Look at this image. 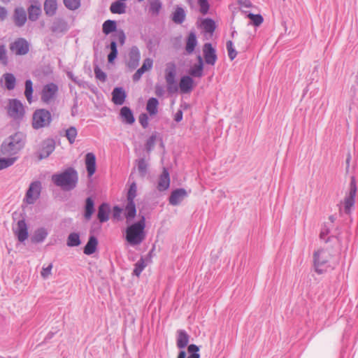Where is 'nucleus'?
I'll return each mask as SVG.
<instances>
[{"label": "nucleus", "mask_w": 358, "mask_h": 358, "mask_svg": "<svg viewBox=\"0 0 358 358\" xmlns=\"http://www.w3.org/2000/svg\"><path fill=\"white\" fill-rule=\"evenodd\" d=\"M25 143L24 135L17 132L8 138L2 143L0 152L6 157H17L16 155L23 148Z\"/></svg>", "instance_id": "nucleus-1"}, {"label": "nucleus", "mask_w": 358, "mask_h": 358, "mask_svg": "<svg viewBox=\"0 0 358 358\" xmlns=\"http://www.w3.org/2000/svg\"><path fill=\"white\" fill-rule=\"evenodd\" d=\"M145 219L143 215L141 219L129 226L126 230V240L131 245H140L145 238Z\"/></svg>", "instance_id": "nucleus-2"}, {"label": "nucleus", "mask_w": 358, "mask_h": 358, "mask_svg": "<svg viewBox=\"0 0 358 358\" xmlns=\"http://www.w3.org/2000/svg\"><path fill=\"white\" fill-rule=\"evenodd\" d=\"M53 182L64 190L73 189L78 182V174L73 168H69L59 174H55L52 177Z\"/></svg>", "instance_id": "nucleus-3"}, {"label": "nucleus", "mask_w": 358, "mask_h": 358, "mask_svg": "<svg viewBox=\"0 0 358 358\" xmlns=\"http://www.w3.org/2000/svg\"><path fill=\"white\" fill-rule=\"evenodd\" d=\"M331 257L330 252L323 248L318 249L313 253V266L315 271L322 274L329 267V260Z\"/></svg>", "instance_id": "nucleus-4"}, {"label": "nucleus", "mask_w": 358, "mask_h": 358, "mask_svg": "<svg viewBox=\"0 0 358 358\" xmlns=\"http://www.w3.org/2000/svg\"><path fill=\"white\" fill-rule=\"evenodd\" d=\"M52 120L50 113L45 109H38L32 117V127L35 129H38L48 127Z\"/></svg>", "instance_id": "nucleus-5"}, {"label": "nucleus", "mask_w": 358, "mask_h": 358, "mask_svg": "<svg viewBox=\"0 0 358 358\" xmlns=\"http://www.w3.org/2000/svg\"><path fill=\"white\" fill-rule=\"evenodd\" d=\"M356 193V180L354 176H352L349 186V192L346 194L343 201V210L346 214L350 213L351 209L355 205Z\"/></svg>", "instance_id": "nucleus-6"}, {"label": "nucleus", "mask_w": 358, "mask_h": 358, "mask_svg": "<svg viewBox=\"0 0 358 358\" xmlns=\"http://www.w3.org/2000/svg\"><path fill=\"white\" fill-rule=\"evenodd\" d=\"M8 114L15 120L22 118L24 108L20 101L16 99H9L8 105Z\"/></svg>", "instance_id": "nucleus-7"}, {"label": "nucleus", "mask_w": 358, "mask_h": 358, "mask_svg": "<svg viewBox=\"0 0 358 358\" xmlns=\"http://www.w3.org/2000/svg\"><path fill=\"white\" fill-rule=\"evenodd\" d=\"M41 191V183L39 181L32 182L26 192L24 201L27 204H34L39 198Z\"/></svg>", "instance_id": "nucleus-8"}, {"label": "nucleus", "mask_w": 358, "mask_h": 358, "mask_svg": "<svg viewBox=\"0 0 358 358\" xmlns=\"http://www.w3.org/2000/svg\"><path fill=\"white\" fill-rule=\"evenodd\" d=\"M57 92L58 86L53 83L44 85L41 91V101L45 103H50L55 99Z\"/></svg>", "instance_id": "nucleus-9"}, {"label": "nucleus", "mask_w": 358, "mask_h": 358, "mask_svg": "<svg viewBox=\"0 0 358 358\" xmlns=\"http://www.w3.org/2000/svg\"><path fill=\"white\" fill-rule=\"evenodd\" d=\"M55 149V142L52 138L44 140L38 150V159H43L48 157Z\"/></svg>", "instance_id": "nucleus-10"}, {"label": "nucleus", "mask_w": 358, "mask_h": 358, "mask_svg": "<svg viewBox=\"0 0 358 358\" xmlns=\"http://www.w3.org/2000/svg\"><path fill=\"white\" fill-rule=\"evenodd\" d=\"M10 49L17 55H24L29 52V45L24 38H20L10 44Z\"/></svg>", "instance_id": "nucleus-11"}, {"label": "nucleus", "mask_w": 358, "mask_h": 358, "mask_svg": "<svg viewBox=\"0 0 358 358\" xmlns=\"http://www.w3.org/2000/svg\"><path fill=\"white\" fill-rule=\"evenodd\" d=\"M13 230L20 242H24L28 238V228L24 220H19Z\"/></svg>", "instance_id": "nucleus-12"}, {"label": "nucleus", "mask_w": 358, "mask_h": 358, "mask_svg": "<svg viewBox=\"0 0 358 358\" xmlns=\"http://www.w3.org/2000/svg\"><path fill=\"white\" fill-rule=\"evenodd\" d=\"M203 52L206 63L210 65H214L217 60V55L211 43H205L203 47Z\"/></svg>", "instance_id": "nucleus-13"}, {"label": "nucleus", "mask_w": 358, "mask_h": 358, "mask_svg": "<svg viewBox=\"0 0 358 358\" xmlns=\"http://www.w3.org/2000/svg\"><path fill=\"white\" fill-rule=\"evenodd\" d=\"M194 87V80L189 76L181 77L179 82V88L182 94L190 93Z\"/></svg>", "instance_id": "nucleus-14"}, {"label": "nucleus", "mask_w": 358, "mask_h": 358, "mask_svg": "<svg viewBox=\"0 0 358 358\" xmlns=\"http://www.w3.org/2000/svg\"><path fill=\"white\" fill-rule=\"evenodd\" d=\"M141 58V54L138 48L136 46H133L129 52V60L127 62V66L131 69H136L138 64Z\"/></svg>", "instance_id": "nucleus-15"}, {"label": "nucleus", "mask_w": 358, "mask_h": 358, "mask_svg": "<svg viewBox=\"0 0 358 358\" xmlns=\"http://www.w3.org/2000/svg\"><path fill=\"white\" fill-rule=\"evenodd\" d=\"M187 196V193L184 189H176L172 192L169 197V203L173 206L180 204Z\"/></svg>", "instance_id": "nucleus-16"}, {"label": "nucleus", "mask_w": 358, "mask_h": 358, "mask_svg": "<svg viewBox=\"0 0 358 358\" xmlns=\"http://www.w3.org/2000/svg\"><path fill=\"white\" fill-rule=\"evenodd\" d=\"M85 165L89 177H91L96 171V157L89 152L85 155Z\"/></svg>", "instance_id": "nucleus-17"}, {"label": "nucleus", "mask_w": 358, "mask_h": 358, "mask_svg": "<svg viewBox=\"0 0 358 358\" xmlns=\"http://www.w3.org/2000/svg\"><path fill=\"white\" fill-rule=\"evenodd\" d=\"M14 22L17 27H22L27 21V14L24 8H17L14 12Z\"/></svg>", "instance_id": "nucleus-18"}, {"label": "nucleus", "mask_w": 358, "mask_h": 358, "mask_svg": "<svg viewBox=\"0 0 358 358\" xmlns=\"http://www.w3.org/2000/svg\"><path fill=\"white\" fill-rule=\"evenodd\" d=\"M112 100L116 105H122L124 103L126 94L122 87H115L112 92Z\"/></svg>", "instance_id": "nucleus-19"}, {"label": "nucleus", "mask_w": 358, "mask_h": 358, "mask_svg": "<svg viewBox=\"0 0 358 358\" xmlns=\"http://www.w3.org/2000/svg\"><path fill=\"white\" fill-rule=\"evenodd\" d=\"M169 185H170L169 173L166 169H164L162 173L161 174V176L159 178L157 189L159 191H164V190L167 189L169 188Z\"/></svg>", "instance_id": "nucleus-20"}, {"label": "nucleus", "mask_w": 358, "mask_h": 358, "mask_svg": "<svg viewBox=\"0 0 358 358\" xmlns=\"http://www.w3.org/2000/svg\"><path fill=\"white\" fill-rule=\"evenodd\" d=\"M136 215V208L134 201H127L124 208V216L127 219V222H130Z\"/></svg>", "instance_id": "nucleus-21"}, {"label": "nucleus", "mask_w": 358, "mask_h": 358, "mask_svg": "<svg viewBox=\"0 0 358 358\" xmlns=\"http://www.w3.org/2000/svg\"><path fill=\"white\" fill-rule=\"evenodd\" d=\"M176 66L173 62H169L166 64L165 69V80L171 82L176 80Z\"/></svg>", "instance_id": "nucleus-22"}, {"label": "nucleus", "mask_w": 358, "mask_h": 358, "mask_svg": "<svg viewBox=\"0 0 358 358\" xmlns=\"http://www.w3.org/2000/svg\"><path fill=\"white\" fill-rule=\"evenodd\" d=\"M176 66L173 62H169L166 64L165 69V80L171 82L176 80Z\"/></svg>", "instance_id": "nucleus-23"}, {"label": "nucleus", "mask_w": 358, "mask_h": 358, "mask_svg": "<svg viewBox=\"0 0 358 358\" xmlns=\"http://www.w3.org/2000/svg\"><path fill=\"white\" fill-rule=\"evenodd\" d=\"M98 245V241L96 237L91 236L84 248V253L87 255H90L95 252Z\"/></svg>", "instance_id": "nucleus-24"}, {"label": "nucleus", "mask_w": 358, "mask_h": 358, "mask_svg": "<svg viewBox=\"0 0 358 358\" xmlns=\"http://www.w3.org/2000/svg\"><path fill=\"white\" fill-rule=\"evenodd\" d=\"M94 213V201L91 197H87L85 200L84 217L87 220H90L92 218V216Z\"/></svg>", "instance_id": "nucleus-25"}, {"label": "nucleus", "mask_w": 358, "mask_h": 358, "mask_svg": "<svg viewBox=\"0 0 358 358\" xmlns=\"http://www.w3.org/2000/svg\"><path fill=\"white\" fill-rule=\"evenodd\" d=\"M177 334V347L180 349H183L188 344L189 335L185 330H178Z\"/></svg>", "instance_id": "nucleus-26"}, {"label": "nucleus", "mask_w": 358, "mask_h": 358, "mask_svg": "<svg viewBox=\"0 0 358 358\" xmlns=\"http://www.w3.org/2000/svg\"><path fill=\"white\" fill-rule=\"evenodd\" d=\"M120 116L123 122L127 124H133L135 121L133 113L131 109L127 106H124L120 110Z\"/></svg>", "instance_id": "nucleus-27"}, {"label": "nucleus", "mask_w": 358, "mask_h": 358, "mask_svg": "<svg viewBox=\"0 0 358 358\" xmlns=\"http://www.w3.org/2000/svg\"><path fill=\"white\" fill-rule=\"evenodd\" d=\"M198 64L194 65L189 71V74L194 77L200 78L203 74V62L202 57L199 55L197 57Z\"/></svg>", "instance_id": "nucleus-28"}, {"label": "nucleus", "mask_w": 358, "mask_h": 358, "mask_svg": "<svg viewBox=\"0 0 358 358\" xmlns=\"http://www.w3.org/2000/svg\"><path fill=\"white\" fill-rule=\"evenodd\" d=\"M4 86L8 90H13L16 84V78L13 73H6L3 75Z\"/></svg>", "instance_id": "nucleus-29"}, {"label": "nucleus", "mask_w": 358, "mask_h": 358, "mask_svg": "<svg viewBox=\"0 0 358 358\" xmlns=\"http://www.w3.org/2000/svg\"><path fill=\"white\" fill-rule=\"evenodd\" d=\"M108 206L106 203H102L99 206L97 217L100 222H105L108 220Z\"/></svg>", "instance_id": "nucleus-30"}, {"label": "nucleus", "mask_w": 358, "mask_h": 358, "mask_svg": "<svg viewBox=\"0 0 358 358\" xmlns=\"http://www.w3.org/2000/svg\"><path fill=\"white\" fill-rule=\"evenodd\" d=\"M185 10L178 6L172 15V20L176 24H182L185 20Z\"/></svg>", "instance_id": "nucleus-31"}, {"label": "nucleus", "mask_w": 358, "mask_h": 358, "mask_svg": "<svg viewBox=\"0 0 358 358\" xmlns=\"http://www.w3.org/2000/svg\"><path fill=\"white\" fill-rule=\"evenodd\" d=\"M57 8V3L56 0H45L44 3V10L45 14L49 16H52L55 14Z\"/></svg>", "instance_id": "nucleus-32"}, {"label": "nucleus", "mask_w": 358, "mask_h": 358, "mask_svg": "<svg viewBox=\"0 0 358 358\" xmlns=\"http://www.w3.org/2000/svg\"><path fill=\"white\" fill-rule=\"evenodd\" d=\"M197 44L196 34L194 32H190L186 42L185 50L187 53L190 54L194 50Z\"/></svg>", "instance_id": "nucleus-33"}, {"label": "nucleus", "mask_w": 358, "mask_h": 358, "mask_svg": "<svg viewBox=\"0 0 358 358\" xmlns=\"http://www.w3.org/2000/svg\"><path fill=\"white\" fill-rule=\"evenodd\" d=\"M159 101L156 98L152 97L148 99L146 105V110L150 115H155L158 112Z\"/></svg>", "instance_id": "nucleus-34"}, {"label": "nucleus", "mask_w": 358, "mask_h": 358, "mask_svg": "<svg viewBox=\"0 0 358 358\" xmlns=\"http://www.w3.org/2000/svg\"><path fill=\"white\" fill-rule=\"evenodd\" d=\"M110 10L112 13L123 14L126 12V5L120 1H116L110 5Z\"/></svg>", "instance_id": "nucleus-35"}, {"label": "nucleus", "mask_w": 358, "mask_h": 358, "mask_svg": "<svg viewBox=\"0 0 358 358\" xmlns=\"http://www.w3.org/2000/svg\"><path fill=\"white\" fill-rule=\"evenodd\" d=\"M48 234V231L45 228H39L35 231L32 237V241L35 243H41L45 239Z\"/></svg>", "instance_id": "nucleus-36"}, {"label": "nucleus", "mask_w": 358, "mask_h": 358, "mask_svg": "<svg viewBox=\"0 0 358 358\" xmlns=\"http://www.w3.org/2000/svg\"><path fill=\"white\" fill-rule=\"evenodd\" d=\"M117 29V24L115 20H108L105 21L102 25V31L106 35H108Z\"/></svg>", "instance_id": "nucleus-37"}, {"label": "nucleus", "mask_w": 358, "mask_h": 358, "mask_svg": "<svg viewBox=\"0 0 358 358\" xmlns=\"http://www.w3.org/2000/svg\"><path fill=\"white\" fill-rule=\"evenodd\" d=\"M41 13L39 6L31 5L28 8L29 19L31 21H36Z\"/></svg>", "instance_id": "nucleus-38"}, {"label": "nucleus", "mask_w": 358, "mask_h": 358, "mask_svg": "<svg viewBox=\"0 0 358 358\" xmlns=\"http://www.w3.org/2000/svg\"><path fill=\"white\" fill-rule=\"evenodd\" d=\"M66 244L69 247H76L80 244V236L78 233H71L68 238Z\"/></svg>", "instance_id": "nucleus-39"}, {"label": "nucleus", "mask_w": 358, "mask_h": 358, "mask_svg": "<svg viewBox=\"0 0 358 358\" xmlns=\"http://www.w3.org/2000/svg\"><path fill=\"white\" fill-rule=\"evenodd\" d=\"M162 7L160 0H152L150 3L149 11L153 15H158Z\"/></svg>", "instance_id": "nucleus-40"}, {"label": "nucleus", "mask_w": 358, "mask_h": 358, "mask_svg": "<svg viewBox=\"0 0 358 358\" xmlns=\"http://www.w3.org/2000/svg\"><path fill=\"white\" fill-rule=\"evenodd\" d=\"M148 163L144 159H140L137 161V169L141 177L144 178L148 173Z\"/></svg>", "instance_id": "nucleus-41"}, {"label": "nucleus", "mask_w": 358, "mask_h": 358, "mask_svg": "<svg viewBox=\"0 0 358 358\" xmlns=\"http://www.w3.org/2000/svg\"><path fill=\"white\" fill-rule=\"evenodd\" d=\"M32 93H33V83L31 80H27L25 81V90L24 96L27 101L31 103L32 101Z\"/></svg>", "instance_id": "nucleus-42"}, {"label": "nucleus", "mask_w": 358, "mask_h": 358, "mask_svg": "<svg viewBox=\"0 0 358 358\" xmlns=\"http://www.w3.org/2000/svg\"><path fill=\"white\" fill-rule=\"evenodd\" d=\"M202 27L208 33H213L215 29V22L211 19H205L201 23Z\"/></svg>", "instance_id": "nucleus-43"}, {"label": "nucleus", "mask_w": 358, "mask_h": 358, "mask_svg": "<svg viewBox=\"0 0 358 358\" xmlns=\"http://www.w3.org/2000/svg\"><path fill=\"white\" fill-rule=\"evenodd\" d=\"M17 160V157H0V170L12 166Z\"/></svg>", "instance_id": "nucleus-44"}, {"label": "nucleus", "mask_w": 358, "mask_h": 358, "mask_svg": "<svg viewBox=\"0 0 358 358\" xmlns=\"http://www.w3.org/2000/svg\"><path fill=\"white\" fill-rule=\"evenodd\" d=\"M66 30V24L64 22L61 20H56L53 22L51 27L52 32H63Z\"/></svg>", "instance_id": "nucleus-45"}, {"label": "nucleus", "mask_w": 358, "mask_h": 358, "mask_svg": "<svg viewBox=\"0 0 358 358\" xmlns=\"http://www.w3.org/2000/svg\"><path fill=\"white\" fill-rule=\"evenodd\" d=\"M78 131L75 127H71L66 130V137L67 138L69 142L72 144L75 142L76 138L77 136Z\"/></svg>", "instance_id": "nucleus-46"}, {"label": "nucleus", "mask_w": 358, "mask_h": 358, "mask_svg": "<svg viewBox=\"0 0 358 358\" xmlns=\"http://www.w3.org/2000/svg\"><path fill=\"white\" fill-rule=\"evenodd\" d=\"M110 52L108 55V60L109 63H113L117 55V43L115 41H113L110 45Z\"/></svg>", "instance_id": "nucleus-47"}, {"label": "nucleus", "mask_w": 358, "mask_h": 358, "mask_svg": "<svg viewBox=\"0 0 358 358\" xmlns=\"http://www.w3.org/2000/svg\"><path fill=\"white\" fill-rule=\"evenodd\" d=\"M145 266L146 264L144 259L143 258H141L134 265L133 274L136 276H139Z\"/></svg>", "instance_id": "nucleus-48"}, {"label": "nucleus", "mask_w": 358, "mask_h": 358, "mask_svg": "<svg viewBox=\"0 0 358 358\" xmlns=\"http://www.w3.org/2000/svg\"><path fill=\"white\" fill-rule=\"evenodd\" d=\"M137 194V186L135 182H133L127 192V201H134V199Z\"/></svg>", "instance_id": "nucleus-49"}, {"label": "nucleus", "mask_w": 358, "mask_h": 358, "mask_svg": "<svg viewBox=\"0 0 358 358\" xmlns=\"http://www.w3.org/2000/svg\"><path fill=\"white\" fill-rule=\"evenodd\" d=\"M187 351L189 355L187 358H200V355L198 353L199 348L194 344H191L187 347Z\"/></svg>", "instance_id": "nucleus-50"}, {"label": "nucleus", "mask_w": 358, "mask_h": 358, "mask_svg": "<svg viewBox=\"0 0 358 358\" xmlns=\"http://www.w3.org/2000/svg\"><path fill=\"white\" fill-rule=\"evenodd\" d=\"M65 6L69 10H76L80 5V0H64Z\"/></svg>", "instance_id": "nucleus-51"}, {"label": "nucleus", "mask_w": 358, "mask_h": 358, "mask_svg": "<svg viewBox=\"0 0 358 358\" xmlns=\"http://www.w3.org/2000/svg\"><path fill=\"white\" fill-rule=\"evenodd\" d=\"M228 56L231 60H233L237 55V52L234 49L232 41H228L226 44Z\"/></svg>", "instance_id": "nucleus-52"}, {"label": "nucleus", "mask_w": 358, "mask_h": 358, "mask_svg": "<svg viewBox=\"0 0 358 358\" xmlns=\"http://www.w3.org/2000/svg\"><path fill=\"white\" fill-rule=\"evenodd\" d=\"M166 87H167V91L169 93H176L178 91L179 85H178L176 83V80H171V82L166 81Z\"/></svg>", "instance_id": "nucleus-53"}, {"label": "nucleus", "mask_w": 358, "mask_h": 358, "mask_svg": "<svg viewBox=\"0 0 358 358\" xmlns=\"http://www.w3.org/2000/svg\"><path fill=\"white\" fill-rule=\"evenodd\" d=\"M248 17L251 20V21L252 22V24L255 26H259L263 22V17L260 15H255L252 13H250L248 15Z\"/></svg>", "instance_id": "nucleus-54"}, {"label": "nucleus", "mask_w": 358, "mask_h": 358, "mask_svg": "<svg viewBox=\"0 0 358 358\" xmlns=\"http://www.w3.org/2000/svg\"><path fill=\"white\" fill-rule=\"evenodd\" d=\"M0 62L6 66L8 64V57L6 55V50L4 45H0Z\"/></svg>", "instance_id": "nucleus-55"}, {"label": "nucleus", "mask_w": 358, "mask_h": 358, "mask_svg": "<svg viewBox=\"0 0 358 358\" xmlns=\"http://www.w3.org/2000/svg\"><path fill=\"white\" fill-rule=\"evenodd\" d=\"M153 64L152 59L147 58L143 61V65L139 69L143 73L152 69Z\"/></svg>", "instance_id": "nucleus-56"}, {"label": "nucleus", "mask_w": 358, "mask_h": 358, "mask_svg": "<svg viewBox=\"0 0 358 358\" xmlns=\"http://www.w3.org/2000/svg\"><path fill=\"white\" fill-rule=\"evenodd\" d=\"M329 228L324 225L322 229L320 234V239L323 240L324 242L327 243L331 241V237H328L326 238L327 236L329 234Z\"/></svg>", "instance_id": "nucleus-57"}, {"label": "nucleus", "mask_w": 358, "mask_h": 358, "mask_svg": "<svg viewBox=\"0 0 358 358\" xmlns=\"http://www.w3.org/2000/svg\"><path fill=\"white\" fill-rule=\"evenodd\" d=\"M199 5L200 7V11L202 14L207 13L208 8H209V4L207 0H199Z\"/></svg>", "instance_id": "nucleus-58"}, {"label": "nucleus", "mask_w": 358, "mask_h": 358, "mask_svg": "<svg viewBox=\"0 0 358 358\" xmlns=\"http://www.w3.org/2000/svg\"><path fill=\"white\" fill-rule=\"evenodd\" d=\"M114 36L118 40L120 45H123L124 44L126 36L122 30L117 31Z\"/></svg>", "instance_id": "nucleus-59"}, {"label": "nucleus", "mask_w": 358, "mask_h": 358, "mask_svg": "<svg viewBox=\"0 0 358 358\" xmlns=\"http://www.w3.org/2000/svg\"><path fill=\"white\" fill-rule=\"evenodd\" d=\"M52 268V264H50L47 267H43L42 271L41 272V276L46 279L51 275V271Z\"/></svg>", "instance_id": "nucleus-60"}, {"label": "nucleus", "mask_w": 358, "mask_h": 358, "mask_svg": "<svg viewBox=\"0 0 358 358\" xmlns=\"http://www.w3.org/2000/svg\"><path fill=\"white\" fill-rule=\"evenodd\" d=\"M94 73L95 76L97 79L101 81H105L106 79V73L101 71L99 68L96 67L94 69Z\"/></svg>", "instance_id": "nucleus-61"}, {"label": "nucleus", "mask_w": 358, "mask_h": 358, "mask_svg": "<svg viewBox=\"0 0 358 358\" xmlns=\"http://www.w3.org/2000/svg\"><path fill=\"white\" fill-rule=\"evenodd\" d=\"M156 137L151 136L146 142V148L148 151L151 150L155 143Z\"/></svg>", "instance_id": "nucleus-62"}, {"label": "nucleus", "mask_w": 358, "mask_h": 358, "mask_svg": "<svg viewBox=\"0 0 358 358\" xmlns=\"http://www.w3.org/2000/svg\"><path fill=\"white\" fill-rule=\"evenodd\" d=\"M139 122L143 128H146L148 125V117L146 114H141L139 117Z\"/></svg>", "instance_id": "nucleus-63"}, {"label": "nucleus", "mask_w": 358, "mask_h": 358, "mask_svg": "<svg viewBox=\"0 0 358 358\" xmlns=\"http://www.w3.org/2000/svg\"><path fill=\"white\" fill-rule=\"evenodd\" d=\"M122 209L119 206H114L113 208V217L117 220L120 219V215L122 213Z\"/></svg>", "instance_id": "nucleus-64"}]
</instances>
